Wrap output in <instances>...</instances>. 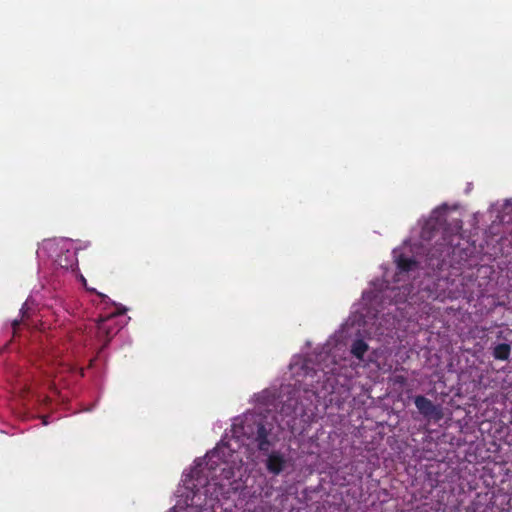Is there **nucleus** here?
Segmentation results:
<instances>
[{"mask_svg":"<svg viewBox=\"0 0 512 512\" xmlns=\"http://www.w3.org/2000/svg\"><path fill=\"white\" fill-rule=\"evenodd\" d=\"M222 450V447L217 446L208 452L205 460L197 463L185 478L186 487L194 495L200 493L202 488H205L204 493H208L211 487L217 496L225 497L229 494L230 488L226 487L224 481L228 482V486L232 485L231 479L234 477V470L224 460Z\"/></svg>","mask_w":512,"mask_h":512,"instance_id":"f257e3e1","label":"nucleus"},{"mask_svg":"<svg viewBox=\"0 0 512 512\" xmlns=\"http://www.w3.org/2000/svg\"><path fill=\"white\" fill-rule=\"evenodd\" d=\"M273 423L259 414L245 415L239 424L232 427L233 436L256 443L261 452H268L274 443Z\"/></svg>","mask_w":512,"mask_h":512,"instance_id":"f03ea898","label":"nucleus"},{"mask_svg":"<svg viewBox=\"0 0 512 512\" xmlns=\"http://www.w3.org/2000/svg\"><path fill=\"white\" fill-rule=\"evenodd\" d=\"M125 311L126 309H123L99 319L96 336L103 343L98 353H101L108 346L111 339L120 331L121 327L117 324L116 316L125 313Z\"/></svg>","mask_w":512,"mask_h":512,"instance_id":"7ed1b4c3","label":"nucleus"},{"mask_svg":"<svg viewBox=\"0 0 512 512\" xmlns=\"http://www.w3.org/2000/svg\"><path fill=\"white\" fill-rule=\"evenodd\" d=\"M414 404L418 412L428 420L439 421L443 417L441 407L423 395L415 396Z\"/></svg>","mask_w":512,"mask_h":512,"instance_id":"20e7f679","label":"nucleus"},{"mask_svg":"<svg viewBox=\"0 0 512 512\" xmlns=\"http://www.w3.org/2000/svg\"><path fill=\"white\" fill-rule=\"evenodd\" d=\"M287 460L280 452H272L266 460V468L269 473L279 475L286 467Z\"/></svg>","mask_w":512,"mask_h":512,"instance_id":"39448f33","label":"nucleus"},{"mask_svg":"<svg viewBox=\"0 0 512 512\" xmlns=\"http://www.w3.org/2000/svg\"><path fill=\"white\" fill-rule=\"evenodd\" d=\"M56 263L63 269H74L77 266V257L75 251L66 250L60 253L56 258Z\"/></svg>","mask_w":512,"mask_h":512,"instance_id":"423d86ee","label":"nucleus"},{"mask_svg":"<svg viewBox=\"0 0 512 512\" xmlns=\"http://www.w3.org/2000/svg\"><path fill=\"white\" fill-rule=\"evenodd\" d=\"M399 272H409L417 267V261L411 257L400 254L395 259Z\"/></svg>","mask_w":512,"mask_h":512,"instance_id":"0eeeda50","label":"nucleus"},{"mask_svg":"<svg viewBox=\"0 0 512 512\" xmlns=\"http://www.w3.org/2000/svg\"><path fill=\"white\" fill-rule=\"evenodd\" d=\"M368 348V344L363 339H356L351 345L350 352L358 360H363Z\"/></svg>","mask_w":512,"mask_h":512,"instance_id":"6e6552de","label":"nucleus"},{"mask_svg":"<svg viewBox=\"0 0 512 512\" xmlns=\"http://www.w3.org/2000/svg\"><path fill=\"white\" fill-rule=\"evenodd\" d=\"M511 354V346L508 343L497 344L493 348L492 355L496 360H508Z\"/></svg>","mask_w":512,"mask_h":512,"instance_id":"1a4fd4ad","label":"nucleus"},{"mask_svg":"<svg viewBox=\"0 0 512 512\" xmlns=\"http://www.w3.org/2000/svg\"><path fill=\"white\" fill-rule=\"evenodd\" d=\"M27 311H28V307H27V303H24L22 308L20 309V312L22 314V318L20 320L18 319H15L13 322H12V328H13V332L14 334L17 332V330L19 329L20 325H21V322L23 321L24 318H26L28 315H27Z\"/></svg>","mask_w":512,"mask_h":512,"instance_id":"9d476101","label":"nucleus"},{"mask_svg":"<svg viewBox=\"0 0 512 512\" xmlns=\"http://www.w3.org/2000/svg\"><path fill=\"white\" fill-rule=\"evenodd\" d=\"M433 256H434L433 253H429V258H428L429 266H431L432 268L441 269L445 262V258L442 257V254H441L440 257L436 259V262H434Z\"/></svg>","mask_w":512,"mask_h":512,"instance_id":"9b49d317","label":"nucleus"},{"mask_svg":"<svg viewBox=\"0 0 512 512\" xmlns=\"http://www.w3.org/2000/svg\"><path fill=\"white\" fill-rule=\"evenodd\" d=\"M434 226H431V221H427L422 228L421 237L423 239H430L432 237V229Z\"/></svg>","mask_w":512,"mask_h":512,"instance_id":"f8f14e48","label":"nucleus"},{"mask_svg":"<svg viewBox=\"0 0 512 512\" xmlns=\"http://www.w3.org/2000/svg\"><path fill=\"white\" fill-rule=\"evenodd\" d=\"M392 381L394 384H398L403 387L407 384V377L404 375H394Z\"/></svg>","mask_w":512,"mask_h":512,"instance_id":"ddd939ff","label":"nucleus"},{"mask_svg":"<svg viewBox=\"0 0 512 512\" xmlns=\"http://www.w3.org/2000/svg\"><path fill=\"white\" fill-rule=\"evenodd\" d=\"M98 296L103 300L105 301L106 299H109L108 296H106L105 294H102V293H97Z\"/></svg>","mask_w":512,"mask_h":512,"instance_id":"4468645a","label":"nucleus"},{"mask_svg":"<svg viewBox=\"0 0 512 512\" xmlns=\"http://www.w3.org/2000/svg\"><path fill=\"white\" fill-rule=\"evenodd\" d=\"M85 289H86L87 291H90V292H93V291H94L93 289H90L88 286H85Z\"/></svg>","mask_w":512,"mask_h":512,"instance_id":"2eb2a0df","label":"nucleus"},{"mask_svg":"<svg viewBox=\"0 0 512 512\" xmlns=\"http://www.w3.org/2000/svg\"><path fill=\"white\" fill-rule=\"evenodd\" d=\"M85 289H86L87 291H90V292H93V291H94L93 289H90L88 286H85Z\"/></svg>","mask_w":512,"mask_h":512,"instance_id":"dca6fc26","label":"nucleus"},{"mask_svg":"<svg viewBox=\"0 0 512 512\" xmlns=\"http://www.w3.org/2000/svg\"><path fill=\"white\" fill-rule=\"evenodd\" d=\"M85 289H86L87 291H90V292H93V291H94L93 289H90L88 286H85Z\"/></svg>","mask_w":512,"mask_h":512,"instance_id":"f3484780","label":"nucleus"},{"mask_svg":"<svg viewBox=\"0 0 512 512\" xmlns=\"http://www.w3.org/2000/svg\"><path fill=\"white\" fill-rule=\"evenodd\" d=\"M85 289H86L87 291H90V292H93V291H94L93 289H90L88 286H85Z\"/></svg>","mask_w":512,"mask_h":512,"instance_id":"a211bd4d","label":"nucleus"},{"mask_svg":"<svg viewBox=\"0 0 512 512\" xmlns=\"http://www.w3.org/2000/svg\"><path fill=\"white\" fill-rule=\"evenodd\" d=\"M46 373H47L49 376H53V373H54V372H53V371H47Z\"/></svg>","mask_w":512,"mask_h":512,"instance_id":"6ab92c4d","label":"nucleus"},{"mask_svg":"<svg viewBox=\"0 0 512 512\" xmlns=\"http://www.w3.org/2000/svg\"><path fill=\"white\" fill-rule=\"evenodd\" d=\"M82 281H83L84 285L86 286V279L82 277Z\"/></svg>","mask_w":512,"mask_h":512,"instance_id":"aec40b11","label":"nucleus"}]
</instances>
